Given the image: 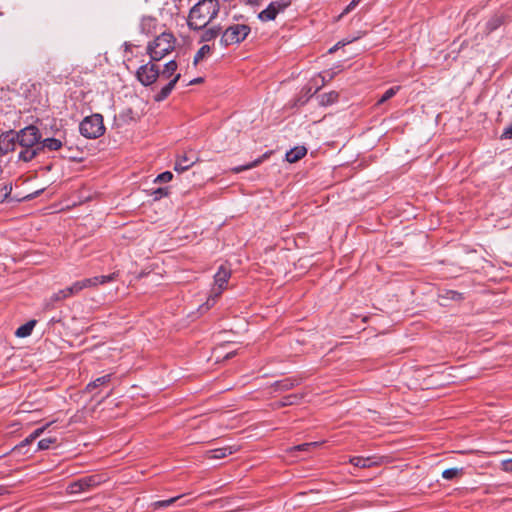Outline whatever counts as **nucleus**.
<instances>
[{"mask_svg":"<svg viewBox=\"0 0 512 512\" xmlns=\"http://www.w3.org/2000/svg\"><path fill=\"white\" fill-rule=\"evenodd\" d=\"M220 11L218 0H200L189 11L187 25L191 30H200L208 26Z\"/></svg>","mask_w":512,"mask_h":512,"instance_id":"f257e3e1","label":"nucleus"},{"mask_svg":"<svg viewBox=\"0 0 512 512\" xmlns=\"http://www.w3.org/2000/svg\"><path fill=\"white\" fill-rule=\"evenodd\" d=\"M18 143V159L30 162L40 154L41 133L34 125H29L16 132Z\"/></svg>","mask_w":512,"mask_h":512,"instance_id":"f03ea898","label":"nucleus"},{"mask_svg":"<svg viewBox=\"0 0 512 512\" xmlns=\"http://www.w3.org/2000/svg\"><path fill=\"white\" fill-rule=\"evenodd\" d=\"M176 38L172 33L163 32L149 42L146 51L151 61L159 62L176 47Z\"/></svg>","mask_w":512,"mask_h":512,"instance_id":"7ed1b4c3","label":"nucleus"},{"mask_svg":"<svg viewBox=\"0 0 512 512\" xmlns=\"http://www.w3.org/2000/svg\"><path fill=\"white\" fill-rule=\"evenodd\" d=\"M251 28L247 24L233 23L228 25L220 37V44L222 46H230L243 42L250 34Z\"/></svg>","mask_w":512,"mask_h":512,"instance_id":"20e7f679","label":"nucleus"},{"mask_svg":"<svg viewBox=\"0 0 512 512\" xmlns=\"http://www.w3.org/2000/svg\"><path fill=\"white\" fill-rule=\"evenodd\" d=\"M79 130L81 135L88 139L102 136L105 132L102 115L92 114L85 117L79 125Z\"/></svg>","mask_w":512,"mask_h":512,"instance_id":"39448f33","label":"nucleus"},{"mask_svg":"<svg viewBox=\"0 0 512 512\" xmlns=\"http://www.w3.org/2000/svg\"><path fill=\"white\" fill-rule=\"evenodd\" d=\"M231 277L230 269L224 267L223 265L219 267L218 271L214 275V286L211 290V295L208 298L206 305L207 308L214 305L216 299L222 294V292L226 289L228 280Z\"/></svg>","mask_w":512,"mask_h":512,"instance_id":"423d86ee","label":"nucleus"},{"mask_svg":"<svg viewBox=\"0 0 512 512\" xmlns=\"http://www.w3.org/2000/svg\"><path fill=\"white\" fill-rule=\"evenodd\" d=\"M105 482V477L101 474H93L82 477L67 486V493L77 494L88 491L101 483Z\"/></svg>","mask_w":512,"mask_h":512,"instance_id":"0eeeda50","label":"nucleus"},{"mask_svg":"<svg viewBox=\"0 0 512 512\" xmlns=\"http://www.w3.org/2000/svg\"><path fill=\"white\" fill-rule=\"evenodd\" d=\"M159 75L160 70L158 65L155 64V61L151 60L148 63L141 65L136 72L137 79L144 86H149L155 83Z\"/></svg>","mask_w":512,"mask_h":512,"instance_id":"6e6552de","label":"nucleus"},{"mask_svg":"<svg viewBox=\"0 0 512 512\" xmlns=\"http://www.w3.org/2000/svg\"><path fill=\"white\" fill-rule=\"evenodd\" d=\"M290 5V1L288 0H279L271 2L264 10H262L258 18L263 22H268L275 20L277 15L283 11Z\"/></svg>","mask_w":512,"mask_h":512,"instance_id":"1a4fd4ad","label":"nucleus"},{"mask_svg":"<svg viewBox=\"0 0 512 512\" xmlns=\"http://www.w3.org/2000/svg\"><path fill=\"white\" fill-rule=\"evenodd\" d=\"M199 161L198 155L193 151H187L177 156L174 170L177 172H184L192 167Z\"/></svg>","mask_w":512,"mask_h":512,"instance_id":"9d476101","label":"nucleus"},{"mask_svg":"<svg viewBox=\"0 0 512 512\" xmlns=\"http://www.w3.org/2000/svg\"><path fill=\"white\" fill-rule=\"evenodd\" d=\"M16 132L9 131L0 135V155H6L9 152L18 149V143L15 139Z\"/></svg>","mask_w":512,"mask_h":512,"instance_id":"9b49d317","label":"nucleus"},{"mask_svg":"<svg viewBox=\"0 0 512 512\" xmlns=\"http://www.w3.org/2000/svg\"><path fill=\"white\" fill-rule=\"evenodd\" d=\"M115 278H116V274L112 273L110 275H102V276L86 278V279L81 280V283H82V287L84 289L94 288L99 285H103L105 283L111 282V281L115 280Z\"/></svg>","mask_w":512,"mask_h":512,"instance_id":"f8f14e48","label":"nucleus"},{"mask_svg":"<svg viewBox=\"0 0 512 512\" xmlns=\"http://www.w3.org/2000/svg\"><path fill=\"white\" fill-rule=\"evenodd\" d=\"M201 34L199 36L200 43H207L214 41L220 34H222V28L219 25L206 26L200 29Z\"/></svg>","mask_w":512,"mask_h":512,"instance_id":"ddd939ff","label":"nucleus"},{"mask_svg":"<svg viewBox=\"0 0 512 512\" xmlns=\"http://www.w3.org/2000/svg\"><path fill=\"white\" fill-rule=\"evenodd\" d=\"M349 462L355 467L370 468L373 466L380 465L382 461H381V458H377L374 456H370V457L358 456V457H351L349 459Z\"/></svg>","mask_w":512,"mask_h":512,"instance_id":"4468645a","label":"nucleus"},{"mask_svg":"<svg viewBox=\"0 0 512 512\" xmlns=\"http://www.w3.org/2000/svg\"><path fill=\"white\" fill-rule=\"evenodd\" d=\"M180 78L181 75L179 73L175 74L173 79H171L168 84H166L157 94L154 95V100L156 102H161L165 100L170 95L172 90L175 88V85L180 80Z\"/></svg>","mask_w":512,"mask_h":512,"instance_id":"2eb2a0df","label":"nucleus"},{"mask_svg":"<svg viewBox=\"0 0 512 512\" xmlns=\"http://www.w3.org/2000/svg\"><path fill=\"white\" fill-rule=\"evenodd\" d=\"M237 450H238V448L236 446H227V447L208 450L205 453V455L209 459L218 460V459L225 458L226 456L235 453Z\"/></svg>","mask_w":512,"mask_h":512,"instance_id":"dca6fc26","label":"nucleus"},{"mask_svg":"<svg viewBox=\"0 0 512 512\" xmlns=\"http://www.w3.org/2000/svg\"><path fill=\"white\" fill-rule=\"evenodd\" d=\"M62 146L63 142L58 138H46L43 140L40 139V153L44 150L57 151L61 149Z\"/></svg>","mask_w":512,"mask_h":512,"instance_id":"f3484780","label":"nucleus"},{"mask_svg":"<svg viewBox=\"0 0 512 512\" xmlns=\"http://www.w3.org/2000/svg\"><path fill=\"white\" fill-rule=\"evenodd\" d=\"M307 153V149L304 146H297L293 149L289 150L286 153V160L289 163H295L301 158H303Z\"/></svg>","mask_w":512,"mask_h":512,"instance_id":"a211bd4d","label":"nucleus"},{"mask_svg":"<svg viewBox=\"0 0 512 512\" xmlns=\"http://www.w3.org/2000/svg\"><path fill=\"white\" fill-rule=\"evenodd\" d=\"M141 31L145 34H151L155 31L157 26V20L151 16H145L141 20Z\"/></svg>","mask_w":512,"mask_h":512,"instance_id":"6ab92c4d","label":"nucleus"},{"mask_svg":"<svg viewBox=\"0 0 512 512\" xmlns=\"http://www.w3.org/2000/svg\"><path fill=\"white\" fill-rule=\"evenodd\" d=\"M36 325V320H30L25 324L21 325L15 331V335L19 338H25L31 335L34 327Z\"/></svg>","mask_w":512,"mask_h":512,"instance_id":"aec40b11","label":"nucleus"},{"mask_svg":"<svg viewBox=\"0 0 512 512\" xmlns=\"http://www.w3.org/2000/svg\"><path fill=\"white\" fill-rule=\"evenodd\" d=\"M299 384V381L295 378H286L281 381L274 383V389L276 391H287Z\"/></svg>","mask_w":512,"mask_h":512,"instance_id":"412c9836","label":"nucleus"},{"mask_svg":"<svg viewBox=\"0 0 512 512\" xmlns=\"http://www.w3.org/2000/svg\"><path fill=\"white\" fill-rule=\"evenodd\" d=\"M110 380H111V374H107V375L98 377L94 381H91L90 383L87 384L86 391L92 392L94 389L108 384L110 382Z\"/></svg>","mask_w":512,"mask_h":512,"instance_id":"4be33fe9","label":"nucleus"},{"mask_svg":"<svg viewBox=\"0 0 512 512\" xmlns=\"http://www.w3.org/2000/svg\"><path fill=\"white\" fill-rule=\"evenodd\" d=\"M211 52L212 47L210 45L204 44L203 46H201L194 56V65H197L199 62L210 56Z\"/></svg>","mask_w":512,"mask_h":512,"instance_id":"5701e85b","label":"nucleus"},{"mask_svg":"<svg viewBox=\"0 0 512 512\" xmlns=\"http://www.w3.org/2000/svg\"><path fill=\"white\" fill-rule=\"evenodd\" d=\"M338 93L330 91L319 96V103L322 106H328L334 104L338 100Z\"/></svg>","mask_w":512,"mask_h":512,"instance_id":"b1692460","label":"nucleus"},{"mask_svg":"<svg viewBox=\"0 0 512 512\" xmlns=\"http://www.w3.org/2000/svg\"><path fill=\"white\" fill-rule=\"evenodd\" d=\"M69 293L67 292V288L61 289L58 292L54 293L46 303L47 308L53 307L55 302L62 301L66 298H69Z\"/></svg>","mask_w":512,"mask_h":512,"instance_id":"393cba45","label":"nucleus"},{"mask_svg":"<svg viewBox=\"0 0 512 512\" xmlns=\"http://www.w3.org/2000/svg\"><path fill=\"white\" fill-rule=\"evenodd\" d=\"M178 68V64L175 60H171L164 65V69L161 72L163 78H170L173 76Z\"/></svg>","mask_w":512,"mask_h":512,"instance_id":"a878e982","label":"nucleus"},{"mask_svg":"<svg viewBox=\"0 0 512 512\" xmlns=\"http://www.w3.org/2000/svg\"><path fill=\"white\" fill-rule=\"evenodd\" d=\"M51 423H47L46 425L37 428L33 433H31L23 442L22 445H27L33 442L35 439L40 437L43 432L47 429L48 426H50Z\"/></svg>","mask_w":512,"mask_h":512,"instance_id":"bb28decb","label":"nucleus"},{"mask_svg":"<svg viewBox=\"0 0 512 512\" xmlns=\"http://www.w3.org/2000/svg\"><path fill=\"white\" fill-rule=\"evenodd\" d=\"M400 90V86H394L389 88L377 101V105H381L391 99Z\"/></svg>","mask_w":512,"mask_h":512,"instance_id":"cd10ccee","label":"nucleus"},{"mask_svg":"<svg viewBox=\"0 0 512 512\" xmlns=\"http://www.w3.org/2000/svg\"><path fill=\"white\" fill-rule=\"evenodd\" d=\"M502 24V19L500 16H494L492 17L487 23H486V30L488 33L496 30L500 25Z\"/></svg>","mask_w":512,"mask_h":512,"instance_id":"c85d7f7f","label":"nucleus"},{"mask_svg":"<svg viewBox=\"0 0 512 512\" xmlns=\"http://www.w3.org/2000/svg\"><path fill=\"white\" fill-rule=\"evenodd\" d=\"M462 472V469L458 468H449L442 472V477L446 480H452L456 478L458 475H460Z\"/></svg>","mask_w":512,"mask_h":512,"instance_id":"c756f323","label":"nucleus"},{"mask_svg":"<svg viewBox=\"0 0 512 512\" xmlns=\"http://www.w3.org/2000/svg\"><path fill=\"white\" fill-rule=\"evenodd\" d=\"M317 446H319L318 442L303 443V444H300V445H297V446H294V447L290 448L289 451L290 452H293V451H309L311 448L317 447Z\"/></svg>","mask_w":512,"mask_h":512,"instance_id":"7c9ffc66","label":"nucleus"},{"mask_svg":"<svg viewBox=\"0 0 512 512\" xmlns=\"http://www.w3.org/2000/svg\"><path fill=\"white\" fill-rule=\"evenodd\" d=\"M55 442H56V438L55 437H49V438L41 439L38 442V449L39 450L49 449L51 447V445L54 444Z\"/></svg>","mask_w":512,"mask_h":512,"instance_id":"2f4dec72","label":"nucleus"},{"mask_svg":"<svg viewBox=\"0 0 512 512\" xmlns=\"http://www.w3.org/2000/svg\"><path fill=\"white\" fill-rule=\"evenodd\" d=\"M299 400V397L297 395H288L286 396L282 401H280L277 406L278 407H283V406H288V405H293L295 403H297Z\"/></svg>","mask_w":512,"mask_h":512,"instance_id":"473e14b6","label":"nucleus"},{"mask_svg":"<svg viewBox=\"0 0 512 512\" xmlns=\"http://www.w3.org/2000/svg\"><path fill=\"white\" fill-rule=\"evenodd\" d=\"M261 162H262V158H259V159L255 160V161H253V162H251V163H249L247 165L235 167L233 169V171L235 173H240V172H242L244 170L252 169V168L258 166Z\"/></svg>","mask_w":512,"mask_h":512,"instance_id":"72a5a7b5","label":"nucleus"},{"mask_svg":"<svg viewBox=\"0 0 512 512\" xmlns=\"http://www.w3.org/2000/svg\"><path fill=\"white\" fill-rule=\"evenodd\" d=\"M84 288L82 287L81 280L74 282L71 286L67 287V292L69 293V296H73L78 294L80 291H82Z\"/></svg>","mask_w":512,"mask_h":512,"instance_id":"f704fd0d","label":"nucleus"},{"mask_svg":"<svg viewBox=\"0 0 512 512\" xmlns=\"http://www.w3.org/2000/svg\"><path fill=\"white\" fill-rule=\"evenodd\" d=\"M179 498H180V496H177V497H172L167 500L157 501L153 505L155 508H165V507L170 506L174 502H176Z\"/></svg>","mask_w":512,"mask_h":512,"instance_id":"c9c22d12","label":"nucleus"},{"mask_svg":"<svg viewBox=\"0 0 512 512\" xmlns=\"http://www.w3.org/2000/svg\"><path fill=\"white\" fill-rule=\"evenodd\" d=\"M12 186L5 184L0 188V202L5 201L11 194Z\"/></svg>","mask_w":512,"mask_h":512,"instance_id":"e433bc0d","label":"nucleus"},{"mask_svg":"<svg viewBox=\"0 0 512 512\" xmlns=\"http://www.w3.org/2000/svg\"><path fill=\"white\" fill-rule=\"evenodd\" d=\"M172 178H173V174L169 171H166V172L159 174L156 177L155 181L156 182H169L172 180Z\"/></svg>","mask_w":512,"mask_h":512,"instance_id":"4c0bfd02","label":"nucleus"},{"mask_svg":"<svg viewBox=\"0 0 512 512\" xmlns=\"http://www.w3.org/2000/svg\"><path fill=\"white\" fill-rule=\"evenodd\" d=\"M360 1L361 0H352L340 14L339 18L351 12L360 3Z\"/></svg>","mask_w":512,"mask_h":512,"instance_id":"58836bf2","label":"nucleus"},{"mask_svg":"<svg viewBox=\"0 0 512 512\" xmlns=\"http://www.w3.org/2000/svg\"><path fill=\"white\" fill-rule=\"evenodd\" d=\"M500 466L503 471L512 472V459L502 460Z\"/></svg>","mask_w":512,"mask_h":512,"instance_id":"ea45409f","label":"nucleus"},{"mask_svg":"<svg viewBox=\"0 0 512 512\" xmlns=\"http://www.w3.org/2000/svg\"><path fill=\"white\" fill-rule=\"evenodd\" d=\"M153 194H154V198L157 200V199H160L163 195H166L167 192L164 188H159V189L155 190L153 192Z\"/></svg>","mask_w":512,"mask_h":512,"instance_id":"a19ab883","label":"nucleus"},{"mask_svg":"<svg viewBox=\"0 0 512 512\" xmlns=\"http://www.w3.org/2000/svg\"><path fill=\"white\" fill-rule=\"evenodd\" d=\"M236 354V352H228L225 356V359H230L231 357H233L234 355Z\"/></svg>","mask_w":512,"mask_h":512,"instance_id":"79ce46f5","label":"nucleus"},{"mask_svg":"<svg viewBox=\"0 0 512 512\" xmlns=\"http://www.w3.org/2000/svg\"><path fill=\"white\" fill-rule=\"evenodd\" d=\"M7 492V489L4 486H0V496L4 495Z\"/></svg>","mask_w":512,"mask_h":512,"instance_id":"37998d69","label":"nucleus"},{"mask_svg":"<svg viewBox=\"0 0 512 512\" xmlns=\"http://www.w3.org/2000/svg\"><path fill=\"white\" fill-rule=\"evenodd\" d=\"M200 82H202V78H197V79L190 81V84H195V83H200Z\"/></svg>","mask_w":512,"mask_h":512,"instance_id":"c03bdc74","label":"nucleus"},{"mask_svg":"<svg viewBox=\"0 0 512 512\" xmlns=\"http://www.w3.org/2000/svg\"><path fill=\"white\" fill-rule=\"evenodd\" d=\"M2 15H3V13L0 12V16H2Z\"/></svg>","mask_w":512,"mask_h":512,"instance_id":"a18cd8bd","label":"nucleus"}]
</instances>
